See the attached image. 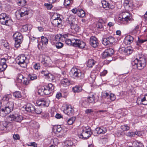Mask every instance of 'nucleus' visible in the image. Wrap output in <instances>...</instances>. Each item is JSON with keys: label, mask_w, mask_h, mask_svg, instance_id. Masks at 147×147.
Listing matches in <instances>:
<instances>
[{"label": "nucleus", "mask_w": 147, "mask_h": 147, "mask_svg": "<svg viewBox=\"0 0 147 147\" xmlns=\"http://www.w3.org/2000/svg\"><path fill=\"white\" fill-rule=\"evenodd\" d=\"M67 38H65V40H63V41H65V43L68 45H72L81 49L84 48L86 45L85 43L80 39L74 38L71 40L67 39Z\"/></svg>", "instance_id": "1"}, {"label": "nucleus", "mask_w": 147, "mask_h": 147, "mask_svg": "<svg viewBox=\"0 0 147 147\" xmlns=\"http://www.w3.org/2000/svg\"><path fill=\"white\" fill-rule=\"evenodd\" d=\"M131 64L134 68L141 70L144 68L146 66V59L142 57L140 58L139 59L136 58L132 61Z\"/></svg>", "instance_id": "2"}, {"label": "nucleus", "mask_w": 147, "mask_h": 147, "mask_svg": "<svg viewBox=\"0 0 147 147\" xmlns=\"http://www.w3.org/2000/svg\"><path fill=\"white\" fill-rule=\"evenodd\" d=\"M14 104L13 102H7L4 106L1 108L0 115L2 117L5 116L6 114L10 113L13 110Z\"/></svg>", "instance_id": "3"}, {"label": "nucleus", "mask_w": 147, "mask_h": 147, "mask_svg": "<svg viewBox=\"0 0 147 147\" xmlns=\"http://www.w3.org/2000/svg\"><path fill=\"white\" fill-rule=\"evenodd\" d=\"M133 20V19H132L130 15L127 12H123L117 20L118 22L124 24L128 23L129 22Z\"/></svg>", "instance_id": "4"}, {"label": "nucleus", "mask_w": 147, "mask_h": 147, "mask_svg": "<svg viewBox=\"0 0 147 147\" xmlns=\"http://www.w3.org/2000/svg\"><path fill=\"white\" fill-rule=\"evenodd\" d=\"M69 74L71 77L75 79H81L84 77V74L80 69L76 67L72 68L70 71Z\"/></svg>", "instance_id": "5"}, {"label": "nucleus", "mask_w": 147, "mask_h": 147, "mask_svg": "<svg viewBox=\"0 0 147 147\" xmlns=\"http://www.w3.org/2000/svg\"><path fill=\"white\" fill-rule=\"evenodd\" d=\"M0 23L3 25L10 26L13 24V21L5 13L0 14Z\"/></svg>", "instance_id": "6"}, {"label": "nucleus", "mask_w": 147, "mask_h": 147, "mask_svg": "<svg viewBox=\"0 0 147 147\" xmlns=\"http://www.w3.org/2000/svg\"><path fill=\"white\" fill-rule=\"evenodd\" d=\"M7 119L8 122H10L13 121L20 123L23 119V117L19 113H15L14 114L8 115L7 117Z\"/></svg>", "instance_id": "7"}, {"label": "nucleus", "mask_w": 147, "mask_h": 147, "mask_svg": "<svg viewBox=\"0 0 147 147\" xmlns=\"http://www.w3.org/2000/svg\"><path fill=\"white\" fill-rule=\"evenodd\" d=\"M28 59L24 54H21L18 56L17 58L16 61L18 63L23 67L26 66V64L28 62Z\"/></svg>", "instance_id": "8"}, {"label": "nucleus", "mask_w": 147, "mask_h": 147, "mask_svg": "<svg viewBox=\"0 0 147 147\" xmlns=\"http://www.w3.org/2000/svg\"><path fill=\"white\" fill-rule=\"evenodd\" d=\"M92 134L91 130L89 127H84L82 129V133L79 134L78 136L80 138L87 139Z\"/></svg>", "instance_id": "9"}, {"label": "nucleus", "mask_w": 147, "mask_h": 147, "mask_svg": "<svg viewBox=\"0 0 147 147\" xmlns=\"http://www.w3.org/2000/svg\"><path fill=\"white\" fill-rule=\"evenodd\" d=\"M36 104L38 106L41 107H47L49 105V101L47 99H40L36 101Z\"/></svg>", "instance_id": "10"}, {"label": "nucleus", "mask_w": 147, "mask_h": 147, "mask_svg": "<svg viewBox=\"0 0 147 147\" xmlns=\"http://www.w3.org/2000/svg\"><path fill=\"white\" fill-rule=\"evenodd\" d=\"M52 19V24L55 26H58L61 23V19L57 13L54 14Z\"/></svg>", "instance_id": "11"}, {"label": "nucleus", "mask_w": 147, "mask_h": 147, "mask_svg": "<svg viewBox=\"0 0 147 147\" xmlns=\"http://www.w3.org/2000/svg\"><path fill=\"white\" fill-rule=\"evenodd\" d=\"M54 86L53 84L50 83L46 86L44 88V94L46 95H49L51 94L53 92Z\"/></svg>", "instance_id": "12"}, {"label": "nucleus", "mask_w": 147, "mask_h": 147, "mask_svg": "<svg viewBox=\"0 0 147 147\" xmlns=\"http://www.w3.org/2000/svg\"><path fill=\"white\" fill-rule=\"evenodd\" d=\"M74 111L73 107L71 105H66L63 110L64 113L69 116L73 115Z\"/></svg>", "instance_id": "13"}, {"label": "nucleus", "mask_w": 147, "mask_h": 147, "mask_svg": "<svg viewBox=\"0 0 147 147\" xmlns=\"http://www.w3.org/2000/svg\"><path fill=\"white\" fill-rule=\"evenodd\" d=\"M114 53V51L112 49L109 48L107 49L103 52L102 57L103 59L106 58L113 55Z\"/></svg>", "instance_id": "14"}, {"label": "nucleus", "mask_w": 147, "mask_h": 147, "mask_svg": "<svg viewBox=\"0 0 147 147\" xmlns=\"http://www.w3.org/2000/svg\"><path fill=\"white\" fill-rule=\"evenodd\" d=\"M75 20V19L74 18L73 19V20L69 19V24L70 25V26L71 29L76 32H78L79 28L77 24L74 23V21Z\"/></svg>", "instance_id": "15"}, {"label": "nucleus", "mask_w": 147, "mask_h": 147, "mask_svg": "<svg viewBox=\"0 0 147 147\" xmlns=\"http://www.w3.org/2000/svg\"><path fill=\"white\" fill-rule=\"evenodd\" d=\"M90 43L92 47L94 48L97 47L99 44L97 39L94 36H92L90 38Z\"/></svg>", "instance_id": "16"}, {"label": "nucleus", "mask_w": 147, "mask_h": 147, "mask_svg": "<svg viewBox=\"0 0 147 147\" xmlns=\"http://www.w3.org/2000/svg\"><path fill=\"white\" fill-rule=\"evenodd\" d=\"M69 34H59L55 36L56 41L61 40L63 41V40H65V38L68 37Z\"/></svg>", "instance_id": "17"}, {"label": "nucleus", "mask_w": 147, "mask_h": 147, "mask_svg": "<svg viewBox=\"0 0 147 147\" xmlns=\"http://www.w3.org/2000/svg\"><path fill=\"white\" fill-rule=\"evenodd\" d=\"M102 4L103 8L108 9H112L115 7V6L113 5L110 4L108 2L105 0H103L101 1Z\"/></svg>", "instance_id": "18"}, {"label": "nucleus", "mask_w": 147, "mask_h": 147, "mask_svg": "<svg viewBox=\"0 0 147 147\" xmlns=\"http://www.w3.org/2000/svg\"><path fill=\"white\" fill-rule=\"evenodd\" d=\"M119 51L125 54L129 55L132 52V50L129 48L122 47L119 49Z\"/></svg>", "instance_id": "19"}, {"label": "nucleus", "mask_w": 147, "mask_h": 147, "mask_svg": "<svg viewBox=\"0 0 147 147\" xmlns=\"http://www.w3.org/2000/svg\"><path fill=\"white\" fill-rule=\"evenodd\" d=\"M107 131V129L106 127H101L96 128L94 131V133L95 134L96 133L97 134H104Z\"/></svg>", "instance_id": "20"}, {"label": "nucleus", "mask_w": 147, "mask_h": 147, "mask_svg": "<svg viewBox=\"0 0 147 147\" xmlns=\"http://www.w3.org/2000/svg\"><path fill=\"white\" fill-rule=\"evenodd\" d=\"M134 40V38L133 36L130 35H128L125 37L124 42L125 44L130 45L133 42Z\"/></svg>", "instance_id": "21"}, {"label": "nucleus", "mask_w": 147, "mask_h": 147, "mask_svg": "<svg viewBox=\"0 0 147 147\" xmlns=\"http://www.w3.org/2000/svg\"><path fill=\"white\" fill-rule=\"evenodd\" d=\"M41 73L47 76L49 80H52L54 78L53 76L51 74H49L48 71L46 70H42L41 71Z\"/></svg>", "instance_id": "22"}, {"label": "nucleus", "mask_w": 147, "mask_h": 147, "mask_svg": "<svg viewBox=\"0 0 147 147\" xmlns=\"http://www.w3.org/2000/svg\"><path fill=\"white\" fill-rule=\"evenodd\" d=\"M10 124L8 122L3 121L0 122V130H4L5 128H7Z\"/></svg>", "instance_id": "23"}, {"label": "nucleus", "mask_w": 147, "mask_h": 147, "mask_svg": "<svg viewBox=\"0 0 147 147\" xmlns=\"http://www.w3.org/2000/svg\"><path fill=\"white\" fill-rule=\"evenodd\" d=\"M61 85L64 87L68 86L71 84L70 80L66 78H64L61 80Z\"/></svg>", "instance_id": "24"}, {"label": "nucleus", "mask_w": 147, "mask_h": 147, "mask_svg": "<svg viewBox=\"0 0 147 147\" xmlns=\"http://www.w3.org/2000/svg\"><path fill=\"white\" fill-rule=\"evenodd\" d=\"M15 40H22L23 36L21 34L18 32H16L13 35Z\"/></svg>", "instance_id": "25"}, {"label": "nucleus", "mask_w": 147, "mask_h": 147, "mask_svg": "<svg viewBox=\"0 0 147 147\" xmlns=\"http://www.w3.org/2000/svg\"><path fill=\"white\" fill-rule=\"evenodd\" d=\"M25 109V110L28 112H31L33 113H34L35 107L32 105H27Z\"/></svg>", "instance_id": "26"}, {"label": "nucleus", "mask_w": 147, "mask_h": 147, "mask_svg": "<svg viewBox=\"0 0 147 147\" xmlns=\"http://www.w3.org/2000/svg\"><path fill=\"white\" fill-rule=\"evenodd\" d=\"M6 60L5 58L0 59V65L5 69L7 67V65L6 64Z\"/></svg>", "instance_id": "27"}, {"label": "nucleus", "mask_w": 147, "mask_h": 147, "mask_svg": "<svg viewBox=\"0 0 147 147\" xmlns=\"http://www.w3.org/2000/svg\"><path fill=\"white\" fill-rule=\"evenodd\" d=\"M54 129L55 130H56V134L60 133H61V134H62L63 132L62 127L60 125L55 126L54 127Z\"/></svg>", "instance_id": "28"}, {"label": "nucleus", "mask_w": 147, "mask_h": 147, "mask_svg": "<svg viewBox=\"0 0 147 147\" xmlns=\"http://www.w3.org/2000/svg\"><path fill=\"white\" fill-rule=\"evenodd\" d=\"M72 90L74 93L79 92L82 91V87L80 86H76L73 88Z\"/></svg>", "instance_id": "29"}, {"label": "nucleus", "mask_w": 147, "mask_h": 147, "mask_svg": "<svg viewBox=\"0 0 147 147\" xmlns=\"http://www.w3.org/2000/svg\"><path fill=\"white\" fill-rule=\"evenodd\" d=\"M48 39L44 36L41 37V42L42 45H46L48 43Z\"/></svg>", "instance_id": "30"}, {"label": "nucleus", "mask_w": 147, "mask_h": 147, "mask_svg": "<svg viewBox=\"0 0 147 147\" xmlns=\"http://www.w3.org/2000/svg\"><path fill=\"white\" fill-rule=\"evenodd\" d=\"M77 15L79 17L83 18L85 16V14L84 11L83 9H79Z\"/></svg>", "instance_id": "31"}, {"label": "nucleus", "mask_w": 147, "mask_h": 147, "mask_svg": "<svg viewBox=\"0 0 147 147\" xmlns=\"http://www.w3.org/2000/svg\"><path fill=\"white\" fill-rule=\"evenodd\" d=\"M138 39L136 42V45L138 47H140L141 45L144 42H146L147 41V39H142L139 38V37L138 38Z\"/></svg>", "instance_id": "32"}, {"label": "nucleus", "mask_w": 147, "mask_h": 147, "mask_svg": "<svg viewBox=\"0 0 147 147\" xmlns=\"http://www.w3.org/2000/svg\"><path fill=\"white\" fill-rule=\"evenodd\" d=\"M133 145L135 147H143V146L142 143L138 141H134L133 143Z\"/></svg>", "instance_id": "33"}, {"label": "nucleus", "mask_w": 147, "mask_h": 147, "mask_svg": "<svg viewBox=\"0 0 147 147\" xmlns=\"http://www.w3.org/2000/svg\"><path fill=\"white\" fill-rule=\"evenodd\" d=\"M95 64V61L93 59H89L88 60L87 66L89 67H92Z\"/></svg>", "instance_id": "34"}, {"label": "nucleus", "mask_w": 147, "mask_h": 147, "mask_svg": "<svg viewBox=\"0 0 147 147\" xmlns=\"http://www.w3.org/2000/svg\"><path fill=\"white\" fill-rule=\"evenodd\" d=\"M87 101L90 104V103H93L95 102L94 97V95L92 94L91 96L88 97L87 98Z\"/></svg>", "instance_id": "35"}, {"label": "nucleus", "mask_w": 147, "mask_h": 147, "mask_svg": "<svg viewBox=\"0 0 147 147\" xmlns=\"http://www.w3.org/2000/svg\"><path fill=\"white\" fill-rule=\"evenodd\" d=\"M73 0H65L64 5L66 7L69 6L70 4H71L73 3Z\"/></svg>", "instance_id": "36"}, {"label": "nucleus", "mask_w": 147, "mask_h": 147, "mask_svg": "<svg viewBox=\"0 0 147 147\" xmlns=\"http://www.w3.org/2000/svg\"><path fill=\"white\" fill-rule=\"evenodd\" d=\"M13 96L17 98H20L22 96L21 92L18 91L15 92L13 93Z\"/></svg>", "instance_id": "37"}, {"label": "nucleus", "mask_w": 147, "mask_h": 147, "mask_svg": "<svg viewBox=\"0 0 147 147\" xmlns=\"http://www.w3.org/2000/svg\"><path fill=\"white\" fill-rule=\"evenodd\" d=\"M107 38L109 44H113V42L115 41V38L111 36H110L109 37H107Z\"/></svg>", "instance_id": "38"}, {"label": "nucleus", "mask_w": 147, "mask_h": 147, "mask_svg": "<svg viewBox=\"0 0 147 147\" xmlns=\"http://www.w3.org/2000/svg\"><path fill=\"white\" fill-rule=\"evenodd\" d=\"M55 45L57 49H60L62 48L63 47V44L61 42H57L55 44Z\"/></svg>", "instance_id": "39"}, {"label": "nucleus", "mask_w": 147, "mask_h": 147, "mask_svg": "<svg viewBox=\"0 0 147 147\" xmlns=\"http://www.w3.org/2000/svg\"><path fill=\"white\" fill-rule=\"evenodd\" d=\"M24 79L23 76L21 74H18L17 78V81L19 83H21L22 82V80Z\"/></svg>", "instance_id": "40"}, {"label": "nucleus", "mask_w": 147, "mask_h": 147, "mask_svg": "<svg viewBox=\"0 0 147 147\" xmlns=\"http://www.w3.org/2000/svg\"><path fill=\"white\" fill-rule=\"evenodd\" d=\"M73 144L72 142L71 141H67L65 142V146L64 147H70Z\"/></svg>", "instance_id": "41"}, {"label": "nucleus", "mask_w": 147, "mask_h": 147, "mask_svg": "<svg viewBox=\"0 0 147 147\" xmlns=\"http://www.w3.org/2000/svg\"><path fill=\"white\" fill-rule=\"evenodd\" d=\"M121 129L123 131H127L129 129V127L127 125H121Z\"/></svg>", "instance_id": "42"}, {"label": "nucleus", "mask_w": 147, "mask_h": 147, "mask_svg": "<svg viewBox=\"0 0 147 147\" xmlns=\"http://www.w3.org/2000/svg\"><path fill=\"white\" fill-rule=\"evenodd\" d=\"M75 120V118L74 117H72L69 119L67 121V123L69 125L72 124L74 121Z\"/></svg>", "instance_id": "43"}, {"label": "nucleus", "mask_w": 147, "mask_h": 147, "mask_svg": "<svg viewBox=\"0 0 147 147\" xmlns=\"http://www.w3.org/2000/svg\"><path fill=\"white\" fill-rule=\"evenodd\" d=\"M82 104L83 106H88L89 105V102L87 101V98H84L82 100Z\"/></svg>", "instance_id": "44"}, {"label": "nucleus", "mask_w": 147, "mask_h": 147, "mask_svg": "<svg viewBox=\"0 0 147 147\" xmlns=\"http://www.w3.org/2000/svg\"><path fill=\"white\" fill-rule=\"evenodd\" d=\"M29 78L31 80H33L37 79V77L35 74H32L29 75L28 76Z\"/></svg>", "instance_id": "45"}, {"label": "nucleus", "mask_w": 147, "mask_h": 147, "mask_svg": "<svg viewBox=\"0 0 147 147\" xmlns=\"http://www.w3.org/2000/svg\"><path fill=\"white\" fill-rule=\"evenodd\" d=\"M34 113L37 114H40L42 113V110L39 107H37L36 109L35 108Z\"/></svg>", "instance_id": "46"}, {"label": "nucleus", "mask_w": 147, "mask_h": 147, "mask_svg": "<svg viewBox=\"0 0 147 147\" xmlns=\"http://www.w3.org/2000/svg\"><path fill=\"white\" fill-rule=\"evenodd\" d=\"M15 47L18 48L20 46V44L22 42V40H15Z\"/></svg>", "instance_id": "47"}, {"label": "nucleus", "mask_w": 147, "mask_h": 147, "mask_svg": "<svg viewBox=\"0 0 147 147\" xmlns=\"http://www.w3.org/2000/svg\"><path fill=\"white\" fill-rule=\"evenodd\" d=\"M44 88H41L39 89L38 91V94L41 96H43L44 95Z\"/></svg>", "instance_id": "48"}, {"label": "nucleus", "mask_w": 147, "mask_h": 147, "mask_svg": "<svg viewBox=\"0 0 147 147\" xmlns=\"http://www.w3.org/2000/svg\"><path fill=\"white\" fill-rule=\"evenodd\" d=\"M28 29V26L27 25L23 26L21 29V31L22 32H26Z\"/></svg>", "instance_id": "49"}, {"label": "nucleus", "mask_w": 147, "mask_h": 147, "mask_svg": "<svg viewBox=\"0 0 147 147\" xmlns=\"http://www.w3.org/2000/svg\"><path fill=\"white\" fill-rule=\"evenodd\" d=\"M26 4V1L25 0H19L18 5L21 6H23Z\"/></svg>", "instance_id": "50"}, {"label": "nucleus", "mask_w": 147, "mask_h": 147, "mask_svg": "<svg viewBox=\"0 0 147 147\" xmlns=\"http://www.w3.org/2000/svg\"><path fill=\"white\" fill-rule=\"evenodd\" d=\"M102 43L105 45L106 46L109 44V43L108 42V40L107 38H104L102 40Z\"/></svg>", "instance_id": "51"}, {"label": "nucleus", "mask_w": 147, "mask_h": 147, "mask_svg": "<svg viewBox=\"0 0 147 147\" xmlns=\"http://www.w3.org/2000/svg\"><path fill=\"white\" fill-rule=\"evenodd\" d=\"M110 98V100H111L112 101H114V100L116 98V96L113 93H111L110 94H109V98Z\"/></svg>", "instance_id": "52"}, {"label": "nucleus", "mask_w": 147, "mask_h": 147, "mask_svg": "<svg viewBox=\"0 0 147 147\" xmlns=\"http://www.w3.org/2000/svg\"><path fill=\"white\" fill-rule=\"evenodd\" d=\"M96 27L100 30H102L103 29V26L100 23H98L96 24Z\"/></svg>", "instance_id": "53"}, {"label": "nucleus", "mask_w": 147, "mask_h": 147, "mask_svg": "<svg viewBox=\"0 0 147 147\" xmlns=\"http://www.w3.org/2000/svg\"><path fill=\"white\" fill-rule=\"evenodd\" d=\"M34 68L35 69L38 70L40 68V65L39 63H37L35 64L33 66Z\"/></svg>", "instance_id": "54"}, {"label": "nucleus", "mask_w": 147, "mask_h": 147, "mask_svg": "<svg viewBox=\"0 0 147 147\" xmlns=\"http://www.w3.org/2000/svg\"><path fill=\"white\" fill-rule=\"evenodd\" d=\"M26 145L29 146H32L34 147H37V144L35 142H30L28 144H26Z\"/></svg>", "instance_id": "55"}, {"label": "nucleus", "mask_w": 147, "mask_h": 147, "mask_svg": "<svg viewBox=\"0 0 147 147\" xmlns=\"http://www.w3.org/2000/svg\"><path fill=\"white\" fill-rule=\"evenodd\" d=\"M11 95H6L3 96V99L4 100H6L7 101L9 100V98H11Z\"/></svg>", "instance_id": "56"}, {"label": "nucleus", "mask_w": 147, "mask_h": 147, "mask_svg": "<svg viewBox=\"0 0 147 147\" xmlns=\"http://www.w3.org/2000/svg\"><path fill=\"white\" fill-rule=\"evenodd\" d=\"M30 82V80H28L26 78L24 79L23 83L24 84L26 85H28L29 83Z\"/></svg>", "instance_id": "57"}, {"label": "nucleus", "mask_w": 147, "mask_h": 147, "mask_svg": "<svg viewBox=\"0 0 147 147\" xmlns=\"http://www.w3.org/2000/svg\"><path fill=\"white\" fill-rule=\"evenodd\" d=\"M28 12L24 13V12H20L19 13V15L21 17H22L26 15H28Z\"/></svg>", "instance_id": "58"}, {"label": "nucleus", "mask_w": 147, "mask_h": 147, "mask_svg": "<svg viewBox=\"0 0 147 147\" xmlns=\"http://www.w3.org/2000/svg\"><path fill=\"white\" fill-rule=\"evenodd\" d=\"M20 12H24V13L26 12H28V9L26 7H23L20 9Z\"/></svg>", "instance_id": "59"}, {"label": "nucleus", "mask_w": 147, "mask_h": 147, "mask_svg": "<svg viewBox=\"0 0 147 147\" xmlns=\"http://www.w3.org/2000/svg\"><path fill=\"white\" fill-rule=\"evenodd\" d=\"M85 113L88 114H90L91 112H93V110L91 109H87L85 110Z\"/></svg>", "instance_id": "60"}, {"label": "nucleus", "mask_w": 147, "mask_h": 147, "mask_svg": "<svg viewBox=\"0 0 147 147\" xmlns=\"http://www.w3.org/2000/svg\"><path fill=\"white\" fill-rule=\"evenodd\" d=\"M107 73V71L106 70H104L103 71L100 73V75L101 76H104Z\"/></svg>", "instance_id": "61"}, {"label": "nucleus", "mask_w": 147, "mask_h": 147, "mask_svg": "<svg viewBox=\"0 0 147 147\" xmlns=\"http://www.w3.org/2000/svg\"><path fill=\"white\" fill-rule=\"evenodd\" d=\"M137 30L134 29H133L131 30L130 31V33L131 34H135L137 33Z\"/></svg>", "instance_id": "62"}, {"label": "nucleus", "mask_w": 147, "mask_h": 147, "mask_svg": "<svg viewBox=\"0 0 147 147\" xmlns=\"http://www.w3.org/2000/svg\"><path fill=\"white\" fill-rule=\"evenodd\" d=\"M79 10V9H78L77 8H75L71 10L72 12L74 13H77V14L78 11Z\"/></svg>", "instance_id": "63"}, {"label": "nucleus", "mask_w": 147, "mask_h": 147, "mask_svg": "<svg viewBox=\"0 0 147 147\" xmlns=\"http://www.w3.org/2000/svg\"><path fill=\"white\" fill-rule=\"evenodd\" d=\"M45 5L47 7V8L48 9H51L52 7L51 5L48 3L45 4Z\"/></svg>", "instance_id": "64"}]
</instances>
